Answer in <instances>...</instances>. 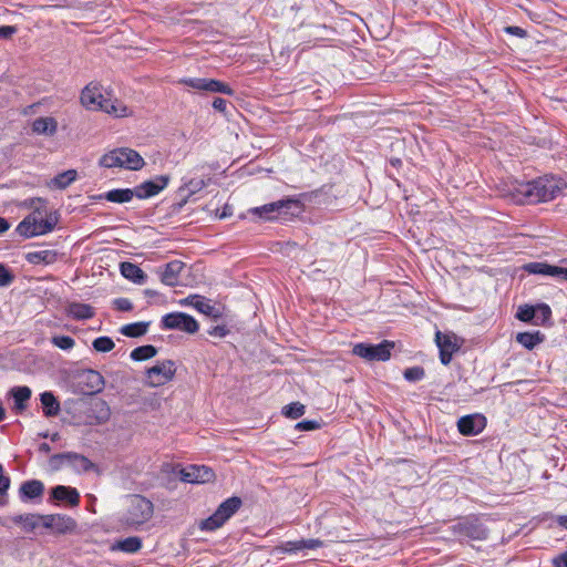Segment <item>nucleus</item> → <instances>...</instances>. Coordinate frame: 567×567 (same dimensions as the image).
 <instances>
[{"instance_id":"nucleus-1","label":"nucleus","mask_w":567,"mask_h":567,"mask_svg":"<svg viewBox=\"0 0 567 567\" xmlns=\"http://www.w3.org/2000/svg\"><path fill=\"white\" fill-rule=\"evenodd\" d=\"M561 190L560 182L553 176L538 177L529 182H514L508 190L517 204H537L553 200Z\"/></svg>"},{"instance_id":"nucleus-2","label":"nucleus","mask_w":567,"mask_h":567,"mask_svg":"<svg viewBox=\"0 0 567 567\" xmlns=\"http://www.w3.org/2000/svg\"><path fill=\"white\" fill-rule=\"evenodd\" d=\"M28 206L32 212L16 228L20 236L32 238L49 234L55 228L59 221V214L48 209L45 199L40 197L31 198Z\"/></svg>"},{"instance_id":"nucleus-3","label":"nucleus","mask_w":567,"mask_h":567,"mask_svg":"<svg viewBox=\"0 0 567 567\" xmlns=\"http://www.w3.org/2000/svg\"><path fill=\"white\" fill-rule=\"evenodd\" d=\"M154 514L153 503L142 495H131L126 512L120 518L121 525L136 528L148 522Z\"/></svg>"},{"instance_id":"nucleus-4","label":"nucleus","mask_w":567,"mask_h":567,"mask_svg":"<svg viewBox=\"0 0 567 567\" xmlns=\"http://www.w3.org/2000/svg\"><path fill=\"white\" fill-rule=\"evenodd\" d=\"M100 165L106 168L140 171L144 167L145 161L137 151L130 147H118L105 153L100 158Z\"/></svg>"},{"instance_id":"nucleus-5","label":"nucleus","mask_w":567,"mask_h":567,"mask_svg":"<svg viewBox=\"0 0 567 567\" xmlns=\"http://www.w3.org/2000/svg\"><path fill=\"white\" fill-rule=\"evenodd\" d=\"M243 502L238 496H231L225 499L217 509L207 518L202 519L198 528L202 532H215L223 527L230 517H233L241 507Z\"/></svg>"},{"instance_id":"nucleus-6","label":"nucleus","mask_w":567,"mask_h":567,"mask_svg":"<svg viewBox=\"0 0 567 567\" xmlns=\"http://www.w3.org/2000/svg\"><path fill=\"white\" fill-rule=\"evenodd\" d=\"M453 535L458 538H467L472 540H483L487 538L488 530L481 522L477 515H467L458 519L452 525Z\"/></svg>"},{"instance_id":"nucleus-7","label":"nucleus","mask_w":567,"mask_h":567,"mask_svg":"<svg viewBox=\"0 0 567 567\" xmlns=\"http://www.w3.org/2000/svg\"><path fill=\"white\" fill-rule=\"evenodd\" d=\"M79 412L83 414L81 422L86 425L104 424L111 416V409L102 399H92L89 402L81 403Z\"/></svg>"},{"instance_id":"nucleus-8","label":"nucleus","mask_w":567,"mask_h":567,"mask_svg":"<svg viewBox=\"0 0 567 567\" xmlns=\"http://www.w3.org/2000/svg\"><path fill=\"white\" fill-rule=\"evenodd\" d=\"M176 374V364L173 360L157 361L155 365L146 369L145 384L157 388L169 383Z\"/></svg>"},{"instance_id":"nucleus-9","label":"nucleus","mask_w":567,"mask_h":567,"mask_svg":"<svg viewBox=\"0 0 567 567\" xmlns=\"http://www.w3.org/2000/svg\"><path fill=\"white\" fill-rule=\"evenodd\" d=\"M394 343L389 340H384L379 344L360 342L353 346L352 353L367 361H388L391 358Z\"/></svg>"},{"instance_id":"nucleus-10","label":"nucleus","mask_w":567,"mask_h":567,"mask_svg":"<svg viewBox=\"0 0 567 567\" xmlns=\"http://www.w3.org/2000/svg\"><path fill=\"white\" fill-rule=\"evenodd\" d=\"M162 329L165 330H179L187 333H196L199 329L197 320L184 312L167 313L162 318Z\"/></svg>"},{"instance_id":"nucleus-11","label":"nucleus","mask_w":567,"mask_h":567,"mask_svg":"<svg viewBox=\"0 0 567 567\" xmlns=\"http://www.w3.org/2000/svg\"><path fill=\"white\" fill-rule=\"evenodd\" d=\"M181 83L185 84L197 91H206L212 93H223L229 96L235 94L234 89L226 82L208 79V78H187L181 80Z\"/></svg>"},{"instance_id":"nucleus-12","label":"nucleus","mask_w":567,"mask_h":567,"mask_svg":"<svg viewBox=\"0 0 567 567\" xmlns=\"http://www.w3.org/2000/svg\"><path fill=\"white\" fill-rule=\"evenodd\" d=\"M103 86L100 82L87 83L80 93V103L87 111H99L103 107L106 96L103 95Z\"/></svg>"},{"instance_id":"nucleus-13","label":"nucleus","mask_w":567,"mask_h":567,"mask_svg":"<svg viewBox=\"0 0 567 567\" xmlns=\"http://www.w3.org/2000/svg\"><path fill=\"white\" fill-rule=\"evenodd\" d=\"M171 177L168 175H157L153 179L145 181L135 186V197L138 199H147L158 195L164 190Z\"/></svg>"},{"instance_id":"nucleus-14","label":"nucleus","mask_w":567,"mask_h":567,"mask_svg":"<svg viewBox=\"0 0 567 567\" xmlns=\"http://www.w3.org/2000/svg\"><path fill=\"white\" fill-rule=\"evenodd\" d=\"M181 478L186 483L204 484L214 481V471L206 465H189L181 471Z\"/></svg>"},{"instance_id":"nucleus-15","label":"nucleus","mask_w":567,"mask_h":567,"mask_svg":"<svg viewBox=\"0 0 567 567\" xmlns=\"http://www.w3.org/2000/svg\"><path fill=\"white\" fill-rule=\"evenodd\" d=\"M323 542L319 538L298 539L282 542L275 547L278 554H296L301 550H315L323 547Z\"/></svg>"},{"instance_id":"nucleus-16","label":"nucleus","mask_w":567,"mask_h":567,"mask_svg":"<svg viewBox=\"0 0 567 567\" xmlns=\"http://www.w3.org/2000/svg\"><path fill=\"white\" fill-rule=\"evenodd\" d=\"M486 427V417L482 414L464 415L457 421V429L462 435L474 436Z\"/></svg>"},{"instance_id":"nucleus-17","label":"nucleus","mask_w":567,"mask_h":567,"mask_svg":"<svg viewBox=\"0 0 567 567\" xmlns=\"http://www.w3.org/2000/svg\"><path fill=\"white\" fill-rule=\"evenodd\" d=\"M435 341L440 350L441 363L447 365L451 362L454 352L457 351L458 347L452 340L451 336L444 334L440 331H437L435 334Z\"/></svg>"},{"instance_id":"nucleus-18","label":"nucleus","mask_w":567,"mask_h":567,"mask_svg":"<svg viewBox=\"0 0 567 567\" xmlns=\"http://www.w3.org/2000/svg\"><path fill=\"white\" fill-rule=\"evenodd\" d=\"M99 111L115 118H124L133 115V111L123 101L116 97H105L103 107H100Z\"/></svg>"},{"instance_id":"nucleus-19","label":"nucleus","mask_w":567,"mask_h":567,"mask_svg":"<svg viewBox=\"0 0 567 567\" xmlns=\"http://www.w3.org/2000/svg\"><path fill=\"white\" fill-rule=\"evenodd\" d=\"M54 457L66 462L76 472H89L94 467V464L86 456L74 452L58 454Z\"/></svg>"},{"instance_id":"nucleus-20","label":"nucleus","mask_w":567,"mask_h":567,"mask_svg":"<svg viewBox=\"0 0 567 567\" xmlns=\"http://www.w3.org/2000/svg\"><path fill=\"white\" fill-rule=\"evenodd\" d=\"M184 262L181 260H172L167 262L161 274V281L169 287H175L179 281V274L184 269Z\"/></svg>"},{"instance_id":"nucleus-21","label":"nucleus","mask_w":567,"mask_h":567,"mask_svg":"<svg viewBox=\"0 0 567 567\" xmlns=\"http://www.w3.org/2000/svg\"><path fill=\"white\" fill-rule=\"evenodd\" d=\"M68 317L74 320H87L95 316L94 308L87 303L73 301L65 307Z\"/></svg>"},{"instance_id":"nucleus-22","label":"nucleus","mask_w":567,"mask_h":567,"mask_svg":"<svg viewBox=\"0 0 567 567\" xmlns=\"http://www.w3.org/2000/svg\"><path fill=\"white\" fill-rule=\"evenodd\" d=\"M51 496L59 502H66L71 506H78L80 503V494L74 487L58 485L52 488Z\"/></svg>"},{"instance_id":"nucleus-23","label":"nucleus","mask_w":567,"mask_h":567,"mask_svg":"<svg viewBox=\"0 0 567 567\" xmlns=\"http://www.w3.org/2000/svg\"><path fill=\"white\" fill-rule=\"evenodd\" d=\"M278 203H282V204H285V206H282V208L278 209V215H276V219L288 220L291 217L300 214L303 208V204L301 203V200H299L297 198L288 197V198L278 200Z\"/></svg>"},{"instance_id":"nucleus-24","label":"nucleus","mask_w":567,"mask_h":567,"mask_svg":"<svg viewBox=\"0 0 567 567\" xmlns=\"http://www.w3.org/2000/svg\"><path fill=\"white\" fill-rule=\"evenodd\" d=\"M25 260L31 265H52L58 260V252L55 250H35L25 254Z\"/></svg>"},{"instance_id":"nucleus-25","label":"nucleus","mask_w":567,"mask_h":567,"mask_svg":"<svg viewBox=\"0 0 567 567\" xmlns=\"http://www.w3.org/2000/svg\"><path fill=\"white\" fill-rule=\"evenodd\" d=\"M32 131L37 134L53 136L58 131V122L52 116L38 117L32 123Z\"/></svg>"},{"instance_id":"nucleus-26","label":"nucleus","mask_w":567,"mask_h":567,"mask_svg":"<svg viewBox=\"0 0 567 567\" xmlns=\"http://www.w3.org/2000/svg\"><path fill=\"white\" fill-rule=\"evenodd\" d=\"M142 548V539L137 536H131L124 539L116 540L111 549L115 551H123L126 554H135Z\"/></svg>"},{"instance_id":"nucleus-27","label":"nucleus","mask_w":567,"mask_h":567,"mask_svg":"<svg viewBox=\"0 0 567 567\" xmlns=\"http://www.w3.org/2000/svg\"><path fill=\"white\" fill-rule=\"evenodd\" d=\"M40 401L43 409V414L47 417L56 416L60 412V403L51 391H45L40 394Z\"/></svg>"},{"instance_id":"nucleus-28","label":"nucleus","mask_w":567,"mask_h":567,"mask_svg":"<svg viewBox=\"0 0 567 567\" xmlns=\"http://www.w3.org/2000/svg\"><path fill=\"white\" fill-rule=\"evenodd\" d=\"M121 274L124 278L135 282L143 284L146 278L145 272L135 264L124 261L120 266Z\"/></svg>"},{"instance_id":"nucleus-29","label":"nucleus","mask_w":567,"mask_h":567,"mask_svg":"<svg viewBox=\"0 0 567 567\" xmlns=\"http://www.w3.org/2000/svg\"><path fill=\"white\" fill-rule=\"evenodd\" d=\"M545 340V334L540 331H525L519 332L516 336V341L528 350H533L536 346L540 344Z\"/></svg>"},{"instance_id":"nucleus-30","label":"nucleus","mask_w":567,"mask_h":567,"mask_svg":"<svg viewBox=\"0 0 567 567\" xmlns=\"http://www.w3.org/2000/svg\"><path fill=\"white\" fill-rule=\"evenodd\" d=\"M10 520L17 525H20L25 533H32L39 528V514H20L12 516Z\"/></svg>"},{"instance_id":"nucleus-31","label":"nucleus","mask_w":567,"mask_h":567,"mask_svg":"<svg viewBox=\"0 0 567 567\" xmlns=\"http://www.w3.org/2000/svg\"><path fill=\"white\" fill-rule=\"evenodd\" d=\"M44 492V485L41 481L31 480L22 483L20 487L21 497L32 499L42 496Z\"/></svg>"},{"instance_id":"nucleus-32","label":"nucleus","mask_w":567,"mask_h":567,"mask_svg":"<svg viewBox=\"0 0 567 567\" xmlns=\"http://www.w3.org/2000/svg\"><path fill=\"white\" fill-rule=\"evenodd\" d=\"M135 196V187L131 188H116L105 193L104 198L111 203H128Z\"/></svg>"},{"instance_id":"nucleus-33","label":"nucleus","mask_w":567,"mask_h":567,"mask_svg":"<svg viewBox=\"0 0 567 567\" xmlns=\"http://www.w3.org/2000/svg\"><path fill=\"white\" fill-rule=\"evenodd\" d=\"M282 206H285V204L278 203L277 200L259 207H255L251 209V213L260 218L274 220L276 219V215H278V209L282 208Z\"/></svg>"},{"instance_id":"nucleus-34","label":"nucleus","mask_w":567,"mask_h":567,"mask_svg":"<svg viewBox=\"0 0 567 567\" xmlns=\"http://www.w3.org/2000/svg\"><path fill=\"white\" fill-rule=\"evenodd\" d=\"M78 177V172L75 169H68L58 174L51 182L49 186L56 189H65L69 187Z\"/></svg>"},{"instance_id":"nucleus-35","label":"nucleus","mask_w":567,"mask_h":567,"mask_svg":"<svg viewBox=\"0 0 567 567\" xmlns=\"http://www.w3.org/2000/svg\"><path fill=\"white\" fill-rule=\"evenodd\" d=\"M148 326H150L148 322H143V321L132 322V323L122 326L120 328V332L123 336L128 337V338H140L147 332Z\"/></svg>"},{"instance_id":"nucleus-36","label":"nucleus","mask_w":567,"mask_h":567,"mask_svg":"<svg viewBox=\"0 0 567 567\" xmlns=\"http://www.w3.org/2000/svg\"><path fill=\"white\" fill-rule=\"evenodd\" d=\"M11 394L14 400V405L18 410H23L27 406V402L31 398V389L29 386H14L11 389Z\"/></svg>"},{"instance_id":"nucleus-37","label":"nucleus","mask_w":567,"mask_h":567,"mask_svg":"<svg viewBox=\"0 0 567 567\" xmlns=\"http://www.w3.org/2000/svg\"><path fill=\"white\" fill-rule=\"evenodd\" d=\"M157 354L156 347L152 344H145L140 346L135 349H133L130 353V358L133 361L140 362V361H146L148 359L154 358Z\"/></svg>"},{"instance_id":"nucleus-38","label":"nucleus","mask_w":567,"mask_h":567,"mask_svg":"<svg viewBox=\"0 0 567 567\" xmlns=\"http://www.w3.org/2000/svg\"><path fill=\"white\" fill-rule=\"evenodd\" d=\"M524 269L528 274L542 275V276H551L553 277L554 276L555 266L554 265H549L547 262L536 261V262H529V264L525 265Z\"/></svg>"},{"instance_id":"nucleus-39","label":"nucleus","mask_w":567,"mask_h":567,"mask_svg":"<svg viewBox=\"0 0 567 567\" xmlns=\"http://www.w3.org/2000/svg\"><path fill=\"white\" fill-rule=\"evenodd\" d=\"M192 299L189 302L197 311L204 313V315H212L215 310V307L210 303V300L205 299L200 296H190L185 299V303L188 302V300Z\"/></svg>"},{"instance_id":"nucleus-40","label":"nucleus","mask_w":567,"mask_h":567,"mask_svg":"<svg viewBox=\"0 0 567 567\" xmlns=\"http://www.w3.org/2000/svg\"><path fill=\"white\" fill-rule=\"evenodd\" d=\"M306 412V406L300 402H292L282 409V414L291 420L301 417Z\"/></svg>"},{"instance_id":"nucleus-41","label":"nucleus","mask_w":567,"mask_h":567,"mask_svg":"<svg viewBox=\"0 0 567 567\" xmlns=\"http://www.w3.org/2000/svg\"><path fill=\"white\" fill-rule=\"evenodd\" d=\"M75 522L68 516L59 515V520L54 522L53 530L59 534H65L73 530Z\"/></svg>"},{"instance_id":"nucleus-42","label":"nucleus","mask_w":567,"mask_h":567,"mask_svg":"<svg viewBox=\"0 0 567 567\" xmlns=\"http://www.w3.org/2000/svg\"><path fill=\"white\" fill-rule=\"evenodd\" d=\"M114 347L115 343L110 337H99L93 341V348L97 352H110Z\"/></svg>"},{"instance_id":"nucleus-43","label":"nucleus","mask_w":567,"mask_h":567,"mask_svg":"<svg viewBox=\"0 0 567 567\" xmlns=\"http://www.w3.org/2000/svg\"><path fill=\"white\" fill-rule=\"evenodd\" d=\"M51 342L61 350H71L75 346V340L70 336H54Z\"/></svg>"},{"instance_id":"nucleus-44","label":"nucleus","mask_w":567,"mask_h":567,"mask_svg":"<svg viewBox=\"0 0 567 567\" xmlns=\"http://www.w3.org/2000/svg\"><path fill=\"white\" fill-rule=\"evenodd\" d=\"M537 316V309L533 306H520L516 313V318L523 322H530Z\"/></svg>"},{"instance_id":"nucleus-45","label":"nucleus","mask_w":567,"mask_h":567,"mask_svg":"<svg viewBox=\"0 0 567 567\" xmlns=\"http://www.w3.org/2000/svg\"><path fill=\"white\" fill-rule=\"evenodd\" d=\"M424 374H425V372L422 367L408 368L404 370V373H403L404 378L408 381H412V382L422 380L424 378Z\"/></svg>"},{"instance_id":"nucleus-46","label":"nucleus","mask_w":567,"mask_h":567,"mask_svg":"<svg viewBox=\"0 0 567 567\" xmlns=\"http://www.w3.org/2000/svg\"><path fill=\"white\" fill-rule=\"evenodd\" d=\"M535 309H537V316L535 317L537 322L545 323L551 318V309L548 305L539 303Z\"/></svg>"},{"instance_id":"nucleus-47","label":"nucleus","mask_w":567,"mask_h":567,"mask_svg":"<svg viewBox=\"0 0 567 567\" xmlns=\"http://www.w3.org/2000/svg\"><path fill=\"white\" fill-rule=\"evenodd\" d=\"M86 378L91 382L93 391L97 392L102 390L104 381L99 372L90 370L86 374Z\"/></svg>"},{"instance_id":"nucleus-48","label":"nucleus","mask_w":567,"mask_h":567,"mask_svg":"<svg viewBox=\"0 0 567 567\" xmlns=\"http://www.w3.org/2000/svg\"><path fill=\"white\" fill-rule=\"evenodd\" d=\"M59 520V514H39V527L53 529L54 522Z\"/></svg>"},{"instance_id":"nucleus-49","label":"nucleus","mask_w":567,"mask_h":567,"mask_svg":"<svg viewBox=\"0 0 567 567\" xmlns=\"http://www.w3.org/2000/svg\"><path fill=\"white\" fill-rule=\"evenodd\" d=\"M14 276L0 262V286L7 287L12 284Z\"/></svg>"},{"instance_id":"nucleus-50","label":"nucleus","mask_w":567,"mask_h":567,"mask_svg":"<svg viewBox=\"0 0 567 567\" xmlns=\"http://www.w3.org/2000/svg\"><path fill=\"white\" fill-rule=\"evenodd\" d=\"M10 477L4 475V468L0 464V496H6L8 489L10 488Z\"/></svg>"},{"instance_id":"nucleus-51","label":"nucleus","mask_w":567,"mask_h":567,"mask_svg":"<svg viewBox=\"0 0 567 567\" xmlns=\"http://www.w3.org/2000/svg\"><path fill=\"white\" fill-rule=\"evenodd\" d=\"M320 427L319 422L315 420H303L297 423L296 429L299 431H312Z\"/></svg>"},{"instance_id":"nucleus-52","label":"nucleus","mask_w":567,"mask_h":567,"mask_svg":"<svg viewBox=\"0 0 567 567\" xmlns=\"http://www.w3.org/2000/svg\"><path fill=\"white\" fill-rule=\"evenodd\" d=\"M114 306L120 311H131L133 309V305L127 298H117L114 300Z\"/></svg>"},{"instance_id":"nucleus-53","label":"nucleus","mask_w":567,"mask_h":567,"mask_svg":"<svg viewBox=\"0 0 567 567\" xmlns=\"http://www.w3.org/2000/svg\"><path fill=\"white\" fill-rule=\"evenodd\" d=\"M229 333L226 326H215L208 330V334L213 337L224 338Z\"/></svg>"},{"instance_id":"nucleus-54","label":"nucleus","mask_w":567,"mask_h":567,"mask_svg":"<svg viewBox=\"0 0 567 567\" xmlns=\"http://www.w3.org/2000/svg\"><path fill=\"white\" fill-rule=\"evenodd\" d=\"M17 32L13 25H0V38L10 39Z\"/></svg>"},{"instance_id":"nucleus-55","label":"nucleus","mask_w":567,"mask_h":567,"mask_svg":"<svg viewBox=\"0 0 567 567\" xmlns=\"http://www.w3.org/2000/svg\"><path fill=\"white\" fill-rule=\"evenodd\" d=\"M227 105H228L227 101L221 97H215L213 101V107L220 113H226Z\"/></svg>"},{"instance_id":"nucleus-56","label":"nucleus","mask_w":567,"mask_h":567,"mask_svg":"<svg viewBox=\"0 0 567 567\" xmlns=\"http://www.w3.org/2000/svg\"><path fill=\"white\" fill-rule=\"evenodd\" d=\"M555 567H567V550L553 558Z\"/></svg>"},{"instance_id":"nucleus-57","label":"nucleus","mask_w":567,"mask_h":567,"mask_svg":"<svg viewBox=\"0 0 567 567\" xmlns=\"http://www.w3.org/2000/svg\"><path fill=\"white\" fill-rule=\"evenodd\" d=\"M561 281H567V268L555 266L554 276Z\"/></svg>"},{"instance_id":"nucleus-58","label":"nucleus","mask_w":567,"mask_h":567,"mask_svg":"<svg viewBox=\"0 0 567 567\" xmlns=\"http://www.w3.org/2000/svg\"><path fill=\"white\" fill-rule=\"evenodd\" d=\"M506 32L523 38L526 35V31L519 27H508Z\"/></svg>"},{"instance_id":"nucleus-59","label":"nucleus","mask_w":567,"mask_h":567,"mask_svg":"<svg viewBox=\"0 0 567 567\" xmlns=\"http://www.w3.org/2000/svg\"><path fill=\"white\" fill-rule=\"evenodd\" d=\"M9 228H10L9 221L6 218L0 217V234L6 233Z\"/></svg>"},{"instance_id":"nucleus-60","label":"nucleus","mask_w":567,"mask_h":567,"mask_svg":"<svg viewBox=\"0 0 567 567\" xmlns=\"http://www.w3.org/2000/svg\"><path fill=\"white\" fill-rule=\"evenodd\" d=\"M556 522H557V524H558L560 527H563V528L567 529V515H560V516H558V517H557V519H556Z\"/></svg>"},{"instance_id":"nucleus-61","label":"nucleus","mask_w":567,"mask_h":567,"mask_svg":"<svg viewBox=\"0 0 567 567\" xmlns=\"http://www.w3.org/2000/svg\"><path fill=\"white\" fill-rule=\"evenodd\" d=\"M4 419H6V410H4V408L0 404V422H2Z\"/></svg>"},{"instance_id":"nucleus-62","label":"nucleus","mask_w":567,"mask_h":567,"mask_svg":"<svg viewBox=\"0 0 567 567\" xmlns=\"http://www.w3.org/2000/svg\"><path fill=\"white\" fill-rule=\"evenodd\" d=\"M145 293H146L147 296H152V297L157 295V292H156V291L151 290V289L145 290Z\"/></svg>"},{"instance_id":"nucleus-63","label":"nucleus","mask_w":567,"mask_h":567,"mask_svg":"<svg viewBox=\"0 0 567 567\" xmlns=\"http://www.w3.org/2000/svg\"><path fill=\"white\" fill-rule=\"evenodd\" d=\"M6 502L0 497V506H3Z\"/></svg>"},{"instance_id":"nucleus-64","label":"nucleus","mask_w":567,"mask_h":567,"mask_svg":"<svg viewBox=\"0 0 567 567\" xmlns=\"http://www.w3.org/2000/svg\"><path fill=\"white\" fill-rule=\"evenodd\" d=\"M0 524H1L2 526H7V525H6V523H4L1 518H0Z\"/></svg>"}]
</instances>
